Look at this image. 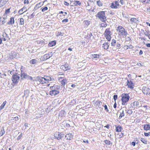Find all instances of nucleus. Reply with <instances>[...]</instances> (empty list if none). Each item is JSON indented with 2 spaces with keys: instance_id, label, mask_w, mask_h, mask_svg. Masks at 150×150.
<instances>
[{
  "instance_id": "5",
  "label": "nucleus",
  "mask_w": 150,
  "mask_h": 150,
  "mask_svg": "<svg viewBox=\"0 0 150 150\" xmlns=\"http://www.w3.org/2000/svg\"><path fill=\"white\" fill-rule=\"evenodd\" d=\"M60 69L64 71L69 70L70 69V67L69 65L66 63L64 65H62L60 67Z\"/></svg>"
},
{
  "instance_id": "31",
  "label": "nucleus",
  "mask_w": 150,
  "mask_h": 150,
  "mask_svg": "<svg viewBox=\"0 0 150 150\" xmlns=\"http://www.w3.org/2000/svg\"><path fill=\"white\" fill-rule=\"evenodd\" d=\"M91 57L93 59L96 58H99V55L98 54H93L91 55Z\"/></svg>"
},
{
  "instance_id": "50",
  "label": "nucleus",
  "mask_w": 150,
  "mask_h": 150,
  "mask_svg": "<svg viewBox=\"0 0 150 150\" xmlns=\"http://www.w3.org/2000/svg\"><path fill=\"white\" fill-rule=\"evenodd\" d=\"M68 21V19L67 18L64 19L62 21V22L63 23H65L67 22Z\"/></svg>"
},
{
  "instance_id": "59",
  "label": "nucleus",
  "mask_w": 150,
  "mask_h": 150,
  "mask_svg": "<svg viewBox=\"0 0 150 150\" xmlns=\"http://www.w3.org/2000/svg\"><path fill=\"white\" fill-rule=\"evenodd\" d=\"M128 49H132L133 47V46L131 45H128Z\"/></svg>"
},
{
  "instance_id": "21",
  "label": "nucleus",
  "mask_w": 150,
  "mask_h": 150,
  "mask_svg": "<svg viewBox=\"0 0 150 150\" xmlns=\"http://www.w3.org/2000/svg\"><path fill=\"white\" fill-rule=\"evenodd\" d=\"M3 40L4 41H6L8 38L7 34L5 32L3 33Z\"/></svg>"
},
{
  "instance_id": "27",
  "label": "nucleus",
  "mask_w": 150,
  "mask_h": 150,
  "mask_svg": "<svg viewBox=\"0 0 150 150\" xmlns=\"http://www.w3.org/2000/svg\"><path fill=\"white\" fill-rule=\"evenodd\" d=\"M21 76L22 77V79H26L27 78L28 76L26 74L23 73L21 74Z\"/></svg>"
},
{
  "instance_id": "9",
  "label": "nucleus",
  "mask_w": 150,
  "mask_h": 150,
  "mask_svg": "<svg viewBox=\"0 0 150 150\" xmlns=\"http://www.w3.org/2000/svg\"><path fill=\"white\" fill-rule=\"evenodd\" d=\"M37 80L38 81L42 84L45 83V81L44 77H38L37 78Z\"/></svg>"
},
{
  "instance_id": "23",
  "label": "nucleus",
  "mask_w": 150,
  "mask_h": 150,
  "mask_svg": "<svg viewBox=\"0 0 150 150\" xmlns=\"http://www.w3.org/2000/svg\"><path fill=\"white\" fill-rule=\"evenodd\" d=\"M144 128L145 130H149L150 129V125L149 124H146L144 125Z\"/></svg>"
},
{
  "instance_id": "51",
  "label": "nucleus",
  "mask_w": 150,
  "mask_h": 150,
  "mask_svg": "<svg viewBox=\"0 0 150 150\" xmlns=\"http://www.w3.org/2000/svg\"><path fill=\"white\" fill-rule=\"evenodd\" d=\"M23 136L22 134L21 133L18 137L17 140H19Z\"/></svg>"
},
{
  "instance_id": "36",
  "label": "nucleus",
  "mask_w": 150,
  "mask_h": 150,
  "mask_svg": "<svg viewBox=\"0 0 150 150\" xmlns=\"http://www.w3.org/2000/svg\"><path fill=\"white\" fill-rule=\"evenodd\" d=\"M140 141L145 144H147V141L144 138H141Z\"/></svg>"
},
{
  "instance_id": "19",
  "label": "nucleus",
  "mask_w": 150,
  "mask_h": 150,
  "mask_svg": "<svg viewBox=\"0 0 150 150\" xmlns=\"http://www.w3.org/2000/svg\"><path fill=\"white\" fill-rule=\"evenodd\" d=\"M44 78L45 81V83H46L49 81H51L52 80V79L51 78L48 76H45Z\"/></svg>"
},
{
  "instance_id": "20",
  "label": "nucleus",
  "mask_w": 150,
  "mask_h": 150,
  "mask_svg": "<svg viewBox=\"0 0 150 150\" xmlns=\"http://www.w3.org/2000/svg\"><path fill=\"white\" fill-rule=\"evenodd\" d=\"M127 85L129 87L131 88H133V86L134 85L132 81H130L129 82L128 81Z\"/></svg>"
},
{
  "instance_id": "48",
  "label": "nucleus",
  "mask_w": 150,
  "mask_h": 150,
  "mask_svg": "<svg viewBox=\"0 0 150 150\" xmlns=\"http://www.w3.org/2000/svg\"><path fill=\"white\" fill-rule=\"evenodd\" d=\"M125 40L126 41H128L131 40V38L129 37H125Z\"/></svg>"
},
{
  "instance_id": "55",
  "label": "nucleus",
  "mask_w": 150,
  "mask_h": 150,
  "mask_svg": "<svg viewBox=\"0 0 150 150\" xmlns=\"http://www.w3.org/2000/svg\"><path fill=\"white\" fill-rule=\"evenodd\" d=\"M117 95H114L113 96V98L115 101L117 99Z\"/></svg>"
},
{
  "instance_id": "61",
  "label": "nucleus",
  "mask_w": 150,
  "mask_h": 150,
  "mask_svg": "<svg viewBox=\"0 0 150 150\" xmlns=\"http://www.w3.org/2000/svg\"><path fill=\"white\" fill-rule=\"evenodd\" d=\"M64 4L65 5H66V6H69V4L66 2H64Z\"/></svg>"
},
{
  "instance_id": "63",
  "label": "nucleus",
  "mask_w": 150,
  "mask_h": 150,
  "mask_svg": "<svg viewBox=\"0 0 150 150\" xmlns=\"http://www.w3.org/2000/svg\"><path fill=\"white\" fill-rule=\"evenodd\" d=\"M62 33H61V32H58L57 33V36H59V35H62V36L63 35H62Z\"/></svg>"
},
{
  "instance_id": "24",
  "label": "nucleus",
  "mask_w": 150,
  "mask_h": 150,
  "mask_svg": "<svg viewBox=\"0 0 150 150\" xmlns=\"http://www.w3.org/2000/svg\"><path fill=\"white\" fill-rule=\"evenodd\" d=\"M56 42L55 41H53L50 42L48 44L49 46L52 47L54 46L56 44Z\"/></svg>"
},
{
  "instance_id": "57",
  "label": "nucleus",
  "mask_w": 150,
  "mask_h": 150,
  "mask_svg": "<svg viewBox=\"0 0 150 150\" xmlns=\"http://www.w3.org/2000/svg\"><path fill=\"white\" fill-rule=\"evenodd\" d=\"M132 112V111L131 110H129L127 111V113L129 114H131Z\"/></svg>"
},
{
  "instance_id": "10",
  "label": "nucleus",
  "mask_w": 150,
  "mask_h": 150,
  "mask_svg": "<svg viewBox=\"0 0 150 150\" xmlns=\"http://www.w3.org/2000/svg\"><path fill=\"white\" fill-rule=\"evenodd\" d=\"M52 55V52H51L48 54H45L44 55L42 58L44 60H46L51 57Z\"/></svg>"
},
{
  "instance_id": "28",
  "label": "nucleus",
  "mask_w": 150,
  "mask_h": 150,
  "mask_svg": "<svg viewBox=\"0 0 150 150\" xmlns=\"http://www.w3.org/2000/svg\"><path fill=\"white\" fill-rule=\"evenodd\" d=\"M122 129V127L120 126L117 127L116 128V131L118 132H120Z\"/></svg>"
},
{
  "instance_id": "40",
  "label": "nucleus",
  "mask_w": 150,
  "mask_h": 150,
  "mask_svg": "<svg viewBox=\"0 0 150 150\" xmlns=\"http://www.w3.org/2000/svg\"><path fill=\"white\" fill-rule=\"evenodd\" d=\"M74 5L75 6H77L78 5H80L81 4V3L79 1H75L74 3Z\"/></svg>"
},
{
  "instance_id": "46",
  "label": "nucleus",
  "mask_w": 150,
  "mask_h": 150,
  "mask_svg": "<svg viewBox=\"0 0 150 150\" xmlns=\"http://www.w3.org/2000/svg\"><path fill=\"white\" fill-rule=\"evenodd\" d=\"M107 26V24L105 22H104L101 24V27H105Z\"/></svg>"
},
{
  "instance_id": "42",
  "label": "nucleus",
  "mask_w": 150,
  "mask_h": 150,
  "mask_svg": "<svg viewBox=\"0 0 150 150\" xmlns=\"http://www.w3.org/2000/svg\"><path fill=\"white\" fill-rule=\"evenodd\" d=\"M124 115H125L124 113V111L122 110V112L120 113V116L119 117V119H120L122 117L124 116Z\"/></svg>"
},
{
  "instance_id": "18",
  "label": "nucleus",
  "mask_w": 150,
  "mask_h": 150,
  "mask_svg": "<svg viewBox=\"0 0 150 150\" xmlns=\"http://www.w3.org/2000/svg\"><path fill=\"white\" fill-rule=\"evenodd\" d=\"M26 8L25 7H24L23 8H21L20 10L18 13L20 15L22 14L24 12H25L27 11Z\"/></svg>"
},
{
  "instance_id": "30",
  "label": "nucleus",
  "mask_w": 150,
  "mask_h": 150,
  "mask_svg": "<svg viewBox=\"0 0 150 150\" xmlns=\"http://www.w3.org/2000/svg\"><path fill=\"white\" fill-rule=\"evenodd\" d=\"M67 83V81L66 79H63L61 83L63 86H64Z\"/></svg>"
},
{
  "instance_id": "26",
  "label": "nucleus",
  "mask_w": 150,
  "mask_h": 150,
  "mask_svg": "<svg viewBox=\"0 0 150 150\" xmlns=\"http://www.w3.org/2000/svg\"><path fill=\"white\" fill-rule=\"evenodd\" d=\"M38 61L36 59H32L30 60V64H34L37 63Z\"/></svg>"
},
{
  "instance_id": "45",
  "label": "nucleus",
  "mask_w": 150,
  "mask_h": 150,
  "mask_svg": "<svg viewBox=\"0 0 150 150\" xmlns=\"http://www.w3.org/2000/svg\"><path fill=\"white\" fill-rule=\"evenodd\" d=\"M115 3H116L117 7V8H119L120 6L119 4V1H115Z\"/></svg>"
},
{
  "instance_id": "43",
  "label": "nucleus",
  "mask_w": 150,
  "mask_h": 150,
  "mask_svg": "<svg viewBox=\"0 0 150 150\" xmlns=\"http://www.w3.org/2000/svg\"><path fill=\"white\" fill-rule=\"evenodd\" d=\"M97 4L99 6H102V3L100 1H97Z\"/></svg>"
},
{
  "instance_id": "64",
  "label": "nucleus",
  "mask_w": 150,
  "mask_h": 150,
  "mask_svg": "<svg viewBox=\"0 0 150 150\" xmlns=\"http://www.w3.org/2000/svg\"><path fill=\"white\" fill-rule=\"evenodd\" d=\"M145 45L147 47H150V43L146 44Z\"/></svg>"
},
{
  "instance_id": "32",
  "label": "nucleus",
  "mask_w": 150,
  "mask_h": 150,
  "mask_svg": "<svg viewBox=\"0 0 150 150\" xmlns=\"http://www.w3.org/2000/svg\"><path fill=\"white\" fill-rule=\"evenodd\" d=\"M16 53L14 52H12L10 54L11 57L13 58H15L16 57Z\"/></svg>"
},
{
  "instance_id": "58",
  "label": "nucleus",
  "mask_w": 150,
  "mask_h": 150,
  "mask_svg": "<svg viewBox=\"0 0 150 150\" xmlns=\"http://www.w3.org/2000/svg\"><path fill=\"white\" fill-rule=\"evenodd\" d=\"M104 108L105 110L107 111L108 112V109L106 105H105L104 106Z\"/></svg>"
},
{
  "instance_id": "2",
  "label": "nucleus",
  "mask_w": 150,
  "mask_h": 150,
  "mask_svg": "<svg viewBox=\"0 0 150 150\" xmlns=\"http://www.w3.org/2000/svg\"><path fill=\"white\" fill-rule=\"evenodd\" d=\"M121 97L122 104V105H125L129 101L130 97L128 94H123L121 95Z\"/></svg>"
},
{
  "instance_id": "8",
  "label": "nucleus",
  "mask_w": 150,
  "mask_h": 150,
  "mask_svg": "<svg viewBox=\"0 0 150 150\" xmlns=\"http://www.w3.org/2000/svg\"><path fill=\"white\" fill-rule=\"evenodd\" d=\"M73 135L72 134L69 133L65 135V137L67 140H70L73 138Z\"/></svg>"
},
{
  "instance_id": "22",
  "label": "nucleus",
  "mask_w": 150,
  "mask_h": 150,
  "mask_svg": "<svg viewBox=\"0 0 150 150\" xmlns=\"http://www.w3.org/2000/svg\"><path fill=\"white\" fill-rule=\"evenodd\" d=\"M109 43L108 42L105 43L103 44V47L104 49L107 50L109 47Z\"/></svg>"
},
{
  "instance_id": "1",
  "label": "nucleus",
  "mask_w": 150,
  "mask_h": 150,
  "mask_svg": "<svg viewBox=\"0 0 150 150\" xmlns=\"http://www.w3.org/2000/svg\"><path fill=\"white\" fill-rule=\"evenodd\" d=\"M117 30L118 32L119 35L124 38L126 37L128 35L127 31L122 26H118L117 28Z\"/></svg>"
},
{
  "instance_id": "38",
  "label": "nucleus",
  "mask_w": 150,
  "mask_h": 150,
  "mask_svg": "<svg viewBox=\"0 0 150 150\" xmlns=\"http://www.w3.org/2000/svg\"><path fill=\"white\" fill-rule=\"evenodd\" d=\"M105 144L108 145H110L111 144H112V143H111V142L109 140H106L104 141L103 142Z\"/></svg>"
},
{
  "instance_id": "39",
  "label": "nucleus",
  "mask_w": 150,
  "mask_h": 150,
  "mask_svg": "<svg viewBox=\"0 0 150 150\" xmlns=\"http://www.w3.org/2000/svg\"><path fill=\"white\" fill-rule=\"evenodd\" d=\"M5 131L4 128L1 129L0 132V135L1 136H2L5 133Z\"/></svg>"
},
{
  "instance_id": "41",
  "label": "nucleus",
  "mask_w": 150,
  "mask_h": 150,
  "mask_svg": "<svg viewBox=\"0 0 150 150\" xmlns=\"http://www.w3.org/2000/svg\"><path fill=\"white\" fill-rule=\"evenodd\" d=\"M6 101H4L3 103L0 106L2 109H3L4 107L5 106V105L6 104Z\"/></svg>"
},
{
  "instance_id": "13",
  "label": "nucleus",
  "mask_w": 150,
  "mask_h": 150,
  "mask_svg": "<svg viewBox=\"0 0 150 150\" xmlns=\"http://www.w3.org/2000/svg\"><path fill=\"white\" fill-rule=\"evenodd\" d=\"M60 88L59 86L55 85L50 87V89L51 90V91H57V90H58Z\"/></svg>"
},
{
  "instance_id": "15",
  "label": "nucleus",
  "mask_w": 150,
  "mask_h": 150,
  "mask_svg": "<svg viewBox=\"0 0 150 150\" xmlns=\"http://www.w3.org/2000/svg\"><path fill=\"white\" fill-rule=\"evenodd\" d=\"M56 135L55 136V137H56L57 138V139L58 140H60L61 139L62 137H63L64 136V134H62L61 133H60L58 132V134H56Z\"/></svg>"
},
{
  "instance_id": "56",
  "label": "nucleus",
  "mask_w": 150,
  "mask_h": 150,
  "mask_svg": "<svg viewBox=\"0 0 150 150\" xmlns=\"http://www.w3.org/2000/svg\"><path fill=\"white\" fill-rule=\"evenodd\" d=\"M24 4H29V1L28 0H25L24 1Z\"/></svg>"
},
{
  "instance_id": "17",
  "label": "nucleus",
  "mask_w": 150,
  "mask_h": 150,
  "mask_svg": "<svg viewBox=\"0 0 150 150\" xmlns=\"http://www.w3.org/2000/svg\"><path fill=\"white\" fill-rule=\"evenodd\" d=\"M14 23V18L13 17H11L9 21L7 22V24L8 25H13Z\"/></svg>"
},
{
  "instance_id": "33",
  "label": "nucleus",
  "mask_w": 150,
  "mask_h": 150,
  "mask_svg": "<svg viewBox=\"0 0 150 150\" xmlns=\"http://www.w3.org/2000/svg\"><path fill=\"white\" fill-rule=\"evenodd\" d=\"M5 3V1L4 0H0V7L4 6Z\"/></svg>"
},
{
  "instance_id": "49",
  "label": "nucleus",
  "mask_w": 150,
  "mask_h": 150,
  "mask_svg": "<svg viewBox=\"0 0 150 150\" xmlns=\"http://www.w3.org/2000/svg\"><path fill=\"white\" fill-rule=\"evenodd\" d=\"M47 7L46 6H45L42 9V12H44L45 11L47 10Z\"/></svg>"
},
{
  "instance_id": "25",
  "label": "nucleus",
  "mask_w": 150,
  "mask_h": 150,
  "mask_svg": "<svg viewBox=\"0 0 150 150\" xmlns=\"http://www.w3.org/2000/svg\"><path fill=\"white\" fill-rule=\"evenodd\" d=\"M95 103L96 105L100 107L102 104V103L99 100H97L95 102Z\"/></svg>"
},
{
  "instance_id": "54",
  "label": "nucleus",
  "mask_w": 150,
  "mask_h": 150,
  "mask_svg": "<svg viewBox=\"0 0 150 150\" xmlns=\"http://www.w3.org/2000/svg\"><path fill=\"white\" fill-rule=\"evenodd\" d=\"M121 5H123L124 4V1L123 0H120L119 2Z\"/></svg>"
},
{
  "instance_id": "11",
  "label": "nucleus",
  "mask_w": 150,
  "mask_h": 150,
  "mask_svg": "<svg viewBox=\"0 0 150 150\" xmlns=\"http://www.w3.org/2000/svg\"><path fill=\"white\" fill-rule=\"evenodd\" d=\"M140 104L139 102L138 101L134 102L133 103V107L134 108H139L141 106V105Z\"/></svg>"
},
{
  "instance_id": "14",
  "label": "nucleus",
  "mask_w": 150,
  "mask_h": 150,
  "mask_svg": "<svg viewBox=\"0 0 150 150\" xmlns=\"http://www.w3.org/2000/svg\"><path fill=\"white\" fill-rule=\"evenodd\" d=\"M7 21V19L6 18H0V24H4Z\"/></svg>"
},
{
  "instance_id": "12",
  "label": "nucleus",
  "mask_w": 150,
  "mask_h": 150,
  "mask_svg": "<svg viewBox=\"0 0 150 150\" xmlns=\"http://www.w3.org/2000/svg\"><path fill=\"white\" fill-rule=\"evenodd\" d=\"M130 23L132 24L137 23L138 22V20L137 18H132L130 20Z\"/></svg>"
},
{
  "instance_id": "44",
  "label": "nucleus",
  "mask_w": 150,
  "mask_h": 150,
  "mask_svg": "<svg viewBox=\"0 0 150 150\" xmlns=\"http://www.w3.org/2000/svg\"><path fill=\"white\" fill-rule=\"evenodd\" d=\"M90 21H84V23L87 26L90 24Z\"/></svg>"
},
{
  "instance_id": "29",
  "label": "nucleus",
  "mask_w": 150,
  "mask_h": 150,
  "mask_svg": "<svg viewBox=\"0 0 150 150\" xmlns=\"http://www.w3.org/2000/svg\"><path fill=\"white\" fill-rule=\"evenodd\" d=\"M111 7L112 8H117V7L115 1L113 2L112 3V4L111 5Z\"/></svg>"
},
{
  "instance_id": "7",
  "label": "nucleus",
  "mask_w": 150,
  "mask_h": 150,
  "mask_svg": "<svg viewBox=\"0 0 150 150\" xmlns=\"http://www.w3.org/2000/svg\"><path fill=\"white\" fill-rule=\"evenodd\" d=\"M142 91L143 93L145 94L148 95L150 93V89L148 87H143Z\"/></svg>"
},
{
  "instance_id": "37",
  "label": "nucleus",
  "mask_w": 150,
  "mask_h": 150,
  "mask_svg": "<svg viewBox=\"0 0 150 150\" xmlns=\"http://www.w3.org/2000/svg\"><path fill=\"white\" fill-rule=\"evenodd\" d=\"M20 24L21 25H23L24 24V20L23 18H21L20 20Z\"/></svg>"
},
{
  "instance_id": "62",
  "label": "nucleus",
  "mask_w": 150,
  "mask_h": 150,
  "mask_svg": "<svg viewBox=\"0 0 150 150\" xmlns=\"http://www.w3.org/2000/svg\"><path fill=\"white\" fill-rule=\"evenodd\" d=\"M116 47H119L120 46V45L118 43H117L116 45Z\"/></svg>"
},
{
  "instance_id": "53",
  "label": "nucleus",
  "mask_w": 150,
  "mask_h": 150,
  "mask_svg": "<svg viewBox=\"0 0 150 150\" xmlns=\"http://www.w3.org/2000/svg\"><path fill=\"white\" fill-rule=\"evenodd\" d=\"M123 48L125 50H127L128 49V45H125L124 46V47H123Z\"/></svg>"
},
{
  "instance_id": "35",
  "label": "nucleus",
  "mask_w": 150,
  "mask_h": 150,
  "mask_svg": "<svg viewBox=\"0 0 150 150\" xmlns=\"http://www.w3.org/2000/svg\"><path fill=\"white\" fill-rule=\"evenodd\" d=\"M116 40L114 39H112L111 43V45L112 46H114L116 44Z\"/></svg>"
},
{
  "instance_id": "60",
  "label": "nucleus",
  "mask_w": 150,
  "mask_h": 150,
  "mask_svg": "<svg viewBox=\"0 0 150 150\" xmlns=\"http://www.w3.org/2000/svg\"><path fill=\"white\" fill-rule=\"evenodd\" d=\"M65 125H66L65 126L67 127H69L70 126L69 124L67 123L65 124Z\"/></svg>"
},
{
  "instance_id": "52",
  "label": "nucleus",
  "mask_w": 150,
  "mask_h": 150,
  "mask_svg": "<svg viewBox=\"0 0 150 150\" xmlns=\"http://www.w3.org/2000/svg\"><path fill=\"white\" fill-rule=\"evenodd\" d=\"M144 135L145 136H148L149 135L150 136V132L148 133H144Z\"/></svg>"
},
{
  "instance_id": "34",
  "label": "nucleus",
  "mask_w": 150,
  "mask_h": 150,
  "mask_svg": "<svg viewBox=\"0 0 150 150\" xmlns=\"http://www.w3.org/2000/svg\"><path fill=\"white\" fill-rule=\"evenodd\" d=\"M140 1L143 3L144 4H146L149 3L150 2V0H140Z\"/></svg>"
},
{
  "instance_id": "16",
  "label": "nucleus",
  "mask_w": 150,
  "mask_h": 150,
  "mask_svg": "<svg viewBox=\"0 0 150 150\" xmlns=\"http://www.w3.org/2000/svg\"><path fill=\"white\" fill-rule=\"evenodd\" d=\"M59 93L58 91H50V94L51 96H55Z\"/></svg>"
},
{
  "instance_id": "4",
  "label": "nucleus",
  "mask_w": 150,
  "mask_h": 150,
  "mask_svg": "<svg viewBox=\"0 0 150 150\" xmlns=\"http://www.w3.org/2000/svg\"><path fill=\"white\" fill-rule=\"evenodd\" d=\"M97 17L103 22H105L106 20V18L105 16V12L101 11L98 13Z\"/></svg>"
},
{
  "instance_id": "6",
  "label": "nucleus",
  "mask_w": 150,
  "mask_h": 150,
  "mask_svg": "<svg viewBox=\"0 0 150 150\" xmlns=\"http://www.w3.org/2000/svg\"><path fill=\"white\" fill-rule=\"evenodd\" d=\"M19 76H18L17 74H16L12 76V80L13 83H16L18 82L19 80Z\"/></svg>"
},
{
  "instance_id": "47",
  "label": "nucleus",
  "mask_w": 150,
  "mask_h": 150,
  "mask_svg": "<svg viewBox=\"0 0 150 150\" xmlns=\"http://www.w3.org/2000/svg\"><path fill=\"white\" fill-rule=\"evenodd\" d=\"M10 8H9L6 10L5 12V14H9L10 13Z\"/></svg>"
},
{
  "instance_id": "3",
  "label": "nucleus",
  "mask_w": 150,
  "mask_h": 150,
  "mask_svg": "<svg viewBox=\"0 0 150 150\" xmlns=\"http://www.w3.org/2000/svg\"><path fill=\"white\" fill-rule=\"evenodd\" d=\"M112 33L109 28L106 29L104 33V35L108 41H110L111 39Z\"/></svg>"
}]
</instances>
